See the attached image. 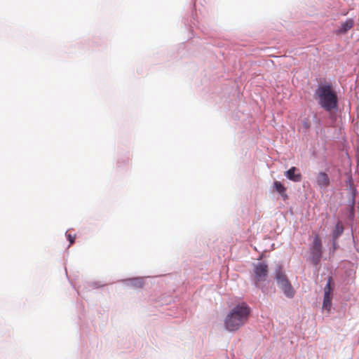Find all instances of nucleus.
I'll use <instances>...</instances> for the list:
<instances>
[{
    "instance_id": "obj_1",
    "label": "nucleus",
    "mask_w": 359,
    "mask_h": 359,
    "mask_svg": "<svg viewBox=\"0 0 359 359\" xmlns=\"http://www.w3.org/2000/svg\"><path fill=\"white\" fill-rule=\"evenodd\" d=\"M251 309L245 302L235 305L226 314L224 320L225 329L229 332H235L248 321Z\"/></svg>"
},
{
    "instance_id": "obj_2",
    "label": "nucleus",
    "mask_w": 359,
    "mask_h": 359,
    "mask_svg": "<svg viewBox=\"0 0 359 359\" xmlns=\"http://www.w3.org/2000/svg\"><path fill=\"white\" fill-rule=\"evenodd\" d=\"M319 104L326 111H331L337 107V97L329 86H320L316 92Z\"/></svg>"
},
{
    "instance_id": "obj_3",
    "label": "nucleus",
    "mask_w": 359,
    "mask_h": 359,
    "mask_svg": "<svg viewBox=\"0 0 359 359\" xmlns=\"http://www.w3.org/2000/svg\"><path fill=\"white\" fill-rule=\"evenodd\" d=\"M269 273L268 265L265 262H258L253 266L252 278L257 287H260L266 281Z\"/></svg>"
},
{
    "instance_id": "obj_4",
    "label": "nucleus",
    "mask_w": 359,
    "mask_h": 359,
    "mask_svg": "<svg viewBox=\"0 0 359 359\" xmlns=\"http://www.w3.org/2000/svg\"><path fill=\"white\" fill-rule=\"evenodd\" d=\"M334 290L333 279L331 276L328 277L327 283L324 287V298L323 302V309L330 312L332 308V292Z\"/></svg>"
},
{
    "instance_id": "obj_5",
    "label": "nucleus",
    "mask_w": 359,
    "mask_h": 359,
    "mask_svg": "<svg viewBox=\"0 0 359 359\" xmlns=\"http://www.w3.org/2000/svg\"><path fill=\"white\" fill-rule=\"evenodd\" d=\"M311 262L314 265H317L320 260L323 253L321 240L318 235L315 236L313 238V243L311 248Z\"/></svg>"
},
{
    "instance_id": "obj_6",
    "label": "nucleus",
    "mask_w": 359,
    "mask_h": 359,
    "mask_svg": "<svg viewBox=\"0 0 359 359\" xmlns=\"http://www.w3.org/2000/svg\"><path fill=\"white\" fill-rule=\"evenodd\" d=\"M275 278H276V280L277 281V284L278 285L279 287H280L283 285L290 283L287 276L283 272L281 266H278V267L276 270Z\"/></svg>"
},
{
    "instance_id": "obj_7",
    "label": "nucleus",
    "mask_w": 359,
    "mask_h": 359,
    "mask_svg": "<svg viewBox=\"0 0 359 359\" xmlns=\"http://www.w3.org/2000/svg\"><path fill=\"white\" fill-rule=\"evenodd\" d=\"M317 184L322 189L327 188L330 184V178L324 172H320L316 175Z\"/></svg>"
},
{
    "instance_id": "obj_8",
    "label": "nucleus",
    "mask_w": 359,
    "mask_h": 359,
    "mask_svg": "<svg viewBox=\"0 0 359 359\" xmlns=\"http://www.w3.org/2000/svg\"><path fill=\"white\" fill-rule=\"evenodd\" d=\"M344 225L341 221H338L332 231L333 247L337 248V239L343 233Z\"/></svg>"
},
{
    "instance_id": "obj_9",
    "label": "nucleus",
    "mask_w": 359,
    "mask_h": 359,
    "mask_svg": "<svg viewBox=\"0 0 359 359\" xmlns=\"http://www.w3.org/2000/svg\"><path fill=\"white\" fill-rule=\"evenodd\" d=\"M297 171V168L292 167L287 171L285 172V175L286 177L288 178L289 180L295 182H299L302 180V175L299 172L296 173Z\"/></svg>"
},
{
    "instance_id": "obj_10",
    "label": "nucleus",
    "mask_w": 359,
    "mask_h": 359,
    "mask_svg": "<svg viewBox=\"0 0 359 359\" xmlns=\"http://www.w3.org/2000/svg\"><path fill=\"white\" fill-rule=\"evenodd\" d=\"M354 25V20L351 18L347 19L344 22H343L339 29L337 31V34H341L346 33L349 29H351Z\"/></svg>"
},
{
    "instance_id": "obj_11",
    "label": "nucleus",
    "mask_w": 359,
    "mask_h": 359,
    "mask_svg": "<svg viewBox=\"0 0 359 359\" xmlns=\"http://www.w3.org/2000/svg\"><path fill=\"white\" fill-rule=\"evenodd\" d=\"M273 188L280 195L283 200H287L288 196L286 193V188L279 181H275L273 182Z\"/></svg>"
},
{
    "instance_id": "obj_12",
    "label": "nucleus",
    "mask_w": 359,
    "mask_h": 359,
    "mask_svg": "<svg viewBox=\"0 0 359 359\" xmlns=\"http://www.w3.org/2000/svg\"><path fill=\"white\" fill-rule=\"evenodd\" d=\"M285 295L288 298H292L295 294V290H294L290 282L283 285L280 287Z\"/></svg>"
},
{
    "instance_id": "obj_13",
    "label": "nucleus",
    "mask_w": 359,
    "mask_h": 359,
    "mask_svg": "<svg viewBox=\"0 0 359 359\" xmlns=\"http://www.w3.org/2000/svg\"><path fill=\"white\" fill-rule=\"evenodd\" d=\"M349 189H350V192L352 195L351 205H352V207L353 208V205L355 203V198L357 195V190H356L355 186L353 185L351 180H349Z\"/></svg>"
},
{
    "instance_id": "obj_14",
    "label": "nucleus",
    "mask_w": 359,
    "mask_h": 359,
    "mask_svg": "<svg viewBox=\"0 0 359 359\" xmlns=\"http://www.w3.org/2000/svg\"><path fill=\"white\" fill-rule=\"evenodd\" d=\"M302 126L305 131L308 130L311 126V119L309 117L305 118L302 121Z\"/></svg>"
},
{
    "instance_id": "obj_15",
    "label": "nucleus",
    "mask_w": 359,
    "mask_h": 359,
    "mask_svg": "<svg viewBox=\"0 0 359 359\" xmlns=\"http://www.w3.org/2000/svg\"><path fill=\"white\" fill-rule=\"evenodd\" d=\"M67 238L70 243V245L73 244L74 243V241H75V238H76V236L74 235L72 236V234L70 233H68L67 234Z\"/></svg>"
}]
</instances>
